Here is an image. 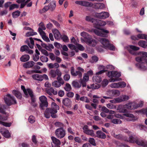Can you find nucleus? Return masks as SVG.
<instances>
[{
    "label": "nucleus",
    "instance_id": "1",
    "mask_svg": "<svg viewBox=\"0 0 147 147\" xmlns=\"http://www.w3.org/2000/svg\"><path fill=\"white\" fill-rule=\"evenodd\" d=\"M51 108H47L45 112V117L49 118L51 116L52 118H55L56 117L55 113L57 112V110L59 109V106L54 102H52Z\"/></svg>",
    "mask_w": 147,
    "mask_h": 147
},
{
    "label": "nucleus",
    "instance_id": "2",
    "mask_svg": "<svg viewBox=\"0 0 147 147\" xmlns=\"http://www.w3.org/2000/svg\"><path fill=\"white\" fill-rule=\"evenodd\" d=\"M138 55V56L135 58L136 61L139 63H146L147 62V59L146 58V57H147V52L144 51L140 52Z\"/></svg>",
    "mask_w": 147,
    "mask_h": 147
},
{
    "label": "nucleus",
    "instance_id": "3",
    "mask_svg": "<svg viewBox=\"0 0 147 147\" xmlns=\"http://www.w3.org/2000/svg\"><path fill=\"white\" fill-rule=\"evenodd\" d=\"M99 41L105 49H108L113 51L115 49L114 46L109 43V41L107 39L102 38L99 39Z\"/></svg>",
    "mask_w": 147,
    "mask_h": 147
},
{
    "label": "nucleus",
    "instance_id": "4",
    "mask_svg": "<svg viewBox=\"0 0 147 147\" xmlns=\"http://www.w3.org/2000/svg\"><path fill=\"white\" fill-rule=\"evenodd\" d=\"M4 99L5 103L8 106L12 104H16L17 103L14 97L9 94H7L4 96Z\"/></svg>",
    "mask_w": 147,
    "mask_h": 147
},
{
    "label": "nucleus",
    "instance_id": "5",
    "mask_svg": "<svg viewBox=\"0 0 147 147\" xmlns=\"http://www.w3.org/2000/svg\"><path fill=\"white\" fill-rule=\"evenodd\" d=\"M92 31L98 36L103 37H107V33H109V31L104 29H102L101 31L97 29H92Z\"/></svg>",
    "mask_w": 147,
    "mask_h": 147
},
{
    "label": "nucleus",
    "instance_id": "6",
    "mask_svg": "<svg viewBox=\"0 0 147 147\" xmlns=\"http://www.w3.org/2000/svg\"><path fill=\"white\" fill-rule=\"evenodd\" d=\"M56 136L58 138H63L65 135V131L62 128H59L57 129L55 132Z\"/></svg>",
    "mask_w": 147,
    "mask_h": 147
},
{
    "label": "nucleus",
    "instance_id": "7",
    "mask_svg": "<svg viewBox=\"0 0 147 147\" xmlns=\"http://www.w3.org/2000/svg\"><path fill=\"white\" fill-rule=\"evenodd\" d=\"M39 99L41 102L40 106L41 109H44V107H47L48 106V102L47 101V98L44 96H42L39 97Z\"/></svg>",
    "mask_w": 147,
    "mask_h": 147
},
{
    "label": "nucleus",
    "instance_id": "8",
    "mask_svg": "<svg viewBox=\"0 0 147 147\" xmlns=\"http://www.w3.org/2000/svg\"><path fill=\"white\" fill-rule=\"evenodd\" d=\"M49 75L51 77L54 78H55L57 75L58 76H61L62 73L58 69H57L56 70L51 69L50 71Z\"/></svg>",
    "mask_w": 147,
    "mask_h": 147
},
{
    "label": "nucleus",
    "instance_id": "9",
    "mask_svg": "<svg viewBox=\"0 0 147 147\" xmlns=\"http://www.w3.org/2000/svg\"><path fill=\"white\" fill-rule=\"evenodd\" d=\"M51 139L52 141L51 143L52 147H60L61 143L59 139L54 136L51 137Z\"/></svg>",
    "mask_w": 147,
    "mask_h": 147
},
{
    "label": "nucleus",
    "instance_id": "10",
    "mask_svg": "<svg viewBox=\"0 0 147 147\" xmlns=\"http://www.w3.org/2000/svg\"><path fill=\"white\" fill-rule=\"evenodd\" d=\"M83 132L85 134L90 136L92 137L94 136L95 134L94 131L92 130H90L88 129V126L86 125L83 127Z\"/></svg>",
    "mask_w": 147,
    "mask_h": 147
},
{
    "label": "nucleus",
    "instance_id": "11",
    "mask_svg": "<svg viewBox=\"0 0 147 147\" xmlns=\"http://www.w3.org/2000/svg\"><path fill=\"white\" fill-rule=\"evenodd\" d=\"M75 3L81 5L86 7H92L93 6L92 3L85 1H76Z\"/></svg>",
    "mask_w": 147,
    "mask_h": 147
},
{
    "label": "nucleus",
    "instance_id": "12",
    "mask_svg": "<svg viewBox=\"0 0 147 147\" xmlns=\"http://www.w3.org/2000/svg\"><path fill=\"white\" fill-rule=\"evenodd\" d=\"M109 13L107 12H102L97 14L96 16L101 19H105L109 17Z\"/></svg>",
    "mask_w": 147,
    "mask_h": 147
},
{
    "label": "nucleus",
    "instance_id": "13",
    "mask_svg": "<svg viewBox=\"0 0 147 147\" xmlns=\"http://www.w3.org/2000/svg\"><path fill=\"white\" fill-rule=\"evenodd\" d=\"M146 62L138 63L135 64L136 67L142 70H145L147 69V68L146 66Z\"/></svg>",
    "mask_w": 147,
    "mask_h": 147
},
{
    "label": "nucleus",
    "instance_id": "14",
    "mask_svg": "<svg viewBox=\"0 0 147 147\" xmlns=\"http://www.w3.org/2000/svg\"><path fill=\"white\" fill-rule=\"evenodd\" d=\"M89 78V77L88 75L85 73L84 74L83 79L81 78L80 79L81 81H82V87H84L86 86V82L88 80Z\"/></svg>",
    "mask_w": 147,
    "mask_h": 147
},
{
    "label": "nucleus",
    "instance_id": "15",
    "mask_svg": "<svg viewBox=\"0 0 147 147\" xmlns=\"http://www.w3.org/2000/svg\"><path fill=\"white\" fill-rule=\"evenodd\" d=\"M45 91L47 94L51 96L52 94L56 95L57 94V91L53 87L46 89Z\"/></svg>",
    "mask_w": 147,
    "mask_h": 147
},
{
    "label": "nucleus",
    "instance_id": "16",
    "mask_svg": "<svg viewBox=\"0 0 147 147\" xmlns=\"http://www.w3.org/2000/svg\"><path fill=\"white\" fill-rule=\"evenodd\" d=\"M1 133L5 138H9L10 136V134L9 131L4 128H1L0 129Z\"/></svg>",
    "mask_w": 147,
    "mask_h": 147
},
{
    "label": "nucleus",
    "instance_id": "17",
    "mask_svg": "<svg viewBox=\"0 0 147 147\" xmlns=\"http://www.w3.org/2000/svg\"><path fill=\"white\" fill-rule=\"evenodd\" d=\"M70 72L72 75L73 76H78L79 78H81L82 77V74L79 71H75L74 68L72 67H71Z\"/></svg>",
    "mask_w": 147,
    "mask_h": 147
},
{
    "label": "nucleus",
    "instance_id": "18",
    "mask_svg": "<svg viewBox=\"0 0 147 147\" xmlns=\"http://www.w3.org/2000/svg\"><path fill=\"white\" fill-rule=\"evenodd\" d=\"M136 143L138 145L147 147V141L143 140L138 138L136 141Z\"/></svg>",
    "mask_w": 147,
    "mask_h": 147
},
{
    "label": "nucleus",
    "instance_id": "19",
    "mask_svg": "<svg viewBox=\"0 0 147 147\" xmlns=\"http://www.w3.org/2000/svg\"><path fill=\"white\" fill-rule=\"evenodd\" d=\"M139 49V48L135 46L131 45L127 48V50L129 52L133 55L134 54V51H138Z\"/></svg>",
    "mask_w": 147,
    "mask_h": 147
},
{
    "label": "nucleus",
    "instance_id": "20",
    "mask_svg": "<svg viewBox=\"0 0 147 147\" xmlns=\"http://www.w3.org/2000/svg\"><path fill=\"white\" fill-rule=\"evenodd\" d=\"M72 86L75 88H80L82 85V81L80 80V81H78L77 80H75L73 81L72 83Z\"/></svg>",
    "mask_w": 147,
    "mask_h": 147
},
{
    "label": "nucleus",
    "instance_id": "21",
    "mask_svg": "<svg viewBox=\"0 0 147 147\" xmlns=\"http://www.w3.org/2000/svg\"><path fill=\"white\" fill-rule=\"evenodd\" d=\"M108 93L111 94L112 96H118L120 94V92L117 90L114 89L110 90L108 92Z\"/></svg>",
    "mask_w": 147,
    "mask_h": 147
},
{
    "label": "nucleus",
    "instance_id": "22",
    "mask_svg": "<svg viewBox=\"0 0 147 147\" xmlns=\"http://www.w3.org/2000/svg\"><path fill=\"white\" fill-rule=\"evenodd\" d=\"M35 63L32 61H29L24 63L23 67L26 68L32 67L34 65Z\"/></svg>",
    "mask_w": 147,
    "mask_h": 147
},
{
    "label": "nucleus",
    "instance_id": "23",
    "mask_svg": "<svg viewBox=\"0 0 147 147\" xmlns=\"http://www.w3.org/2000/svg\"><path fill=\"white\" fill-rule=\"evenodd\" d=\"M63 104L65 106L70 107H71V101L68 98H66L63 100Z\"/></svg>",
    "mask_w": 147,
    "mask_h": 147
},
{
    "label": "nucleus",
    "instance_id": "24",
    "mask_svg": "<svg viewBox=\"0 0 147 147\" xmlns=\"http://www.w3.org/2000/svg\"><path fill=\"white\" fill-rule=\"evenodd\" d=\"M49 10L52 11L55 9L56 5L55 2V1H52L48 5Z\"/></svg>",
    "mask_w": 147,
    "mask_h": 147
},
{
    "label": "nucleus",
    "instance_id": "25",
    "mask_svg": "<svg viewBox=\"0 0 147 147\" xmlns=\"http://www.w3.org/2000/svg\"><path fill=\"white\" fill-rule=\"evenodd\" d=\"M86 42L88 45L92 47L95 46L96 44V42L95 40L91 38L90 39L88 40Z\"/></svg>",
    "mask_w": 147,
    "mask_h": 147
},
{
    "label": "nucleus",
    "instance_id": "26",
    "mask_svg": "<svg viewBox=\"0 0 147 147\" xmlns=\"http://www.w3.org/2000/svg\"><path fill=\"white\" fill-rule=\"evenodd\" d=\"M97 137L100 138L104 139L106 138V135L101 131H98L96 132Z\"/></svg>",
    "mask_w": 147,
    "mask_h": 147
},
{
    "label": "nucleus",
    "instance_id": "27",
    "mask_svg": "<svg viewBox=\"0 0 147 147\" xmlns=\"http://www.w3.org/2000/svg\"><path fill=\"white\" fill-rule=\"evenodd\" d=\"M118 98L120 103L128 100L129 99V97L128 96L123 95L118 97Z\"/></svg>",
    "mask_w": 147,
    "mask_h": 147
},
{
    "label": "nucleus",
    "instance_id": "28",
    "mask_svg": "<svg viewBox=\"0 0 147 147\" xmlns=\"http://www.w3.org/2000/svg\"><path fill=\"white\" fill-rule=\"evenodd\" d=\"M53 33L54 37L56 39H59L61 37V34L57 30H53Z\"/></svg>",
    "mask_w": 147,
    "mask_h": 147
},
{
    "label": "nucleus",
    "instance_id": "29",
    "mask_svg": "<svg viewBox=\"0 0 147 147\" xmlns=\"http://www.w3.org/2000/svg\"><path fill=\"white\" fill-rule=\"evenodd\" d=\"M81 35L84 38V41L86 42L88 40L90 39L91 38L90 36L88 33L85 32H82Z\"/></svg>",
    "mask_w": 147,
    "mask_h": 147
},
{
    "label": "nucleus",
    "instance_id": "30",
    "mask_svg": "<svg viewBox=\"0 0 147 147\" xmlns=\"http://www.w3.org/2000/svg\"><path fill=\"white\" fill-rule=\"evenodd\" d=\"M125 105H119L117 107V110L120 113H125L127 111L125 108Z\"/></svg>",
    "mask_w": 147,
    "mask_h": 147
},
{
    "label": "nucleus",
    "instance_id": "31",
    "mask_svg": "<svg viewBox=\"0 0 147 147\" xmlns=\"http://www.w3.org/2000/svg\"><path fill=\"white\" fill-rule=\"evenodd\" d=\"M12 93L18 98L21 99L22 98V94L18 90H13L12 91Z\"/></svg>",
    "mask_w": 147,
    "mask_h": 147
},
{
    "label": "nucleus",
    "instance_id": "32",
    "mask_svg": "<svg viewBox=\"0 0 147 147\" xmlns=\"http://www.w3.org/2000/svg\"><path fill=\"white\" fill-rule=\"evenodd\" d=\"M32 78L35 80L39 81L42 80V75L38 74H35L32 75Z\"/></svg>",
    "mask_w": 147,
    "mask_h": 147
},
{
    "label": "nucleus",
    "instance_id": "33",
    "mask_svg": "<svg viewBox=\"0 0 147 147\" xmlns=\"http://www.w3.org/2000/svg\"><path fill=\"white\" fill-rule=\"evenodd\" d=\"M30 59V56L27 55H22L20 58V60L22 62H26L28 61Z\"/></svg>",
    "mask_w": 147,
    "mask_h": 147
},
{
    "label": "nucleus",
    "instance_id": "34",
    "mask_svg": "<svg viewBox=\"0 0 147 147\" xmlns=\"http://www.w3.org/2000/svg\"><path fill=\"white\" fill-rule=\"evenodd\" d=\"M94 6L97 9H103L105 7L104 4L102 3H95Z\"/></svg>",
    "mask_w": 147,
    "mask_h": 147
},
{
    "label": "nucleus",
    "instance_id": "35",
    "mask_svg": "<svg viewBox=\"0 0 147 147\" xmlns=\"http://www.w3.org/2000/svg\"><path fill=\"white\" fill-rule=\"evenodd\" d=\"M138 44L139 45L144 48H146L147 47V43L144 41L140 40Z\"/></svg>",
    "mask_w": 147,
    "mask_h": 147
},
{
    "label": "nucleus",
    "instance_id": "36",
    "mask_svg": "<svg viewBox=\"0 0 147 147\" xmlns=\"http://www.w3.org/2000/svg\"><path fill=\"white\" fill-rule=\"evenodd\" d=\"M100 87V86L97 84H92L90 86L88 85L87 88L89 89L92 88V89H97L99 88Z\"/></svg>",
    "mask_w": 147,
    "mask_h": 147
},
{
    "label": "nucleus",
    "instance_id": "37",
    "mask_svg": "<svg viewBox=\"0 0 147 147\" xmlns=\"http://www.w3.org/2000/svg\"><path fill=\"white\" fill-rule=\"evenodd\" d=\"M93 80L94 82L100 83L101 82L102 79L100 76L96 75L95 76L93 77Z\"/></svg>",
    "mask_w": 147,
    "mask_h": 147
},
{
    "label": "nucleus",
    "instance_id": "38",
    "mask_svg": "<svg viewBox=\"0 0 147 147\" xmlns=\"http://www.w3.org/2000/svg\"><path fill=\"white\" fill-rule=\"evenodd\" d=\"M138 137L136 136H131L129 137V141L131 143L135 142L137 140Z\"/></svg>",
    "mask_w": 147,
    "mask_h": 147
},
{
    "label": "nucleus",
    "instance_id": "39",
    "mask_svg": "<svg viewBox=\"0 0 147 147\" xmlns=\"http://www.w3.org/2000/svg\"><path fill=\"white\" fill-rule=\"evenodd\" d=\"M111 122L115 124H119L122 123L121 121L119 119H113L111 120Z\"/></svg>",
    "mask_w": 147,
    "mask_h": 147
},
{
    "label": "nucleus",
    "instance_id": "40",
    "mask_svg": "<svg viewBox=\"0 0 147 147\" xmlns=\"http://www.w3.org/2000/svg\"><path fill=\"white\" fill-rule=\"evenodd\" d=\"M6 106L5 105H1L0 104V112L4 114H6V113L4 109H6Z\"/></svg>",
    "mask_w": 147,
    "mask_h": 147
},
{
    "label": "nucleus",
    "instance_id": "41",
    "mask_svg": "<svg viewBox=\"0 0 147 147\" xmlns=\"http://www.w3.org/2000/svg\"><path fill=\"white\" fill-rule=\"evenodd\" d=\"M125 116L126 117H129L128 119V120L129 121H134V115L130 113H126L125 114Z\"/></svg>",
    "mask_w": 147,
    "mask_h": 147
},
{
    "label": "nucleus",
    "instance_id": "42",
    "mask_svg": "<svg viewBox=\"0 0 147 147\" xmlns=\"http://www.w3.org/2000/svg\"><path fill=\"white\" fill-rule=\"evenodd\" d=\"M99 20L94 19L92 20V23L94 26L96 28H98L99 27Z\"/></svg>",
    "mask_w": 147,
    "mask_h": 147
},
{
    "label": "nucleus",
    "instance_id": "43",
    "mask_svg": "<svg viewBox=\"0 0 147 147\" xmlns=\"http://www.w3.org/2000/svg\"><path fill=\"white\" fill-rule=\"evenodd\" d=\"M113 78H118L121 76V73L119 72L115 71H113Z\"/></svg>",
    "mask_w": 147,
    "mask_h": 147
},
{
    "label": "nucleus",
    "instance_id": "44",
    "mask_svg": "<svg viewBox=\"0 0 147 147\" xmlns=\"http://www.w3.org/2000/svg\"><path fill=\"white\" fill-rule=\"evenodd\" d=\"M20 12L19 11L14 12L12 13V17L13 18H16L18 17L20 14Z\"/></svg>",
    "mask_w": 147,
    "mask_h": 147
},
{
    "label": "nucleus",
    "instance_id": "45",
    "mask_svg": "<svg viewBox=\"0 0 147 147\" xmlns=\"http://www.w3.org/2000/svg\"><path fill=\"white\" fill-rule=\"evenodd\" d=\"M55 125L56 127H57L63 128L64 125L61 122L58 121L56 122L55 123Z\"/></svg>",
    "mask_w": 147,
    "mask_h": 147
},
{
    "label": "nucleus",
    "instance_id": "46",
    "mask_svg": "<svg viewBox=\"0 0 147 147\" xmlns=\"http://www.w3.org/2000/svg\"><path fill=\"white\" fill-rule=\"evenodd\" d=\"M61 76H57V81L61 85H63L64 84V82L63 79L61 77Z\"/></svg>",
    "mask_w": 147,
    "mask_h": 147
},
{
    "label": "nucleus",
    "instance_id": "47",
    "mask_svg": "<svg viewBox=\"0 0 147 147\" xmlns=\"http://www.w3.org/2000/svg\"><path fill=\"white\" fill-rule=\"evenodd\" d=\"M52 84L53 86L56 88H59L61 86L60 84H59L57 80L54 81L52 82Z\"/></svg>",
    "mask_w": 147,
    "mask_h": 147
},
{
    "label": "nucleus",
    "instance_id": "48",
    "mask_svg": "<svg viewBox=\"0 0 147 147\" xmlns=\"http://www.w3.org/2000/svg\"><path fill=\"white\" fill-rule=\"evenodd\" d=\"M28 121L30 123H34L35 121L34 117L32 115L30 116L28 118Z\"/></svg>",
    "mask_w": 147,
    "mask_h": 147
},
{
    "label": "nucleus",
    "instance_id": "49",
    "mask_svg": "<svg viewBox=\"0 0 147 147\" xmlns=\"http://www.w3.org/2000/svg\"><path fill=\"white\" fill-rule=\"evenodd\" d=\"M28 49H29V48L28 46L26 45H23L21 47L20 51L21 52H27L28 51Z\"/></svg>",
    "mask_w": 147,
    "mask_h": 147
},
{
    "label": "nucleus",
    "instance_id": "50",
    "mask_svg": "<svg viewBox=\"0 0 147 147\" xmlns=\"http://www.w3.org/2000/svg\"><path fill=\"white\" fill-rule=\"evenodd\" d=\"M40 60L43 62H47L48 61V58L46 56H42L40 57Z\"/></svg>",
    "mask_w": 147,
    "mask_h": 147
},
{
    "label": "nucleus",
    "instance_id": "51",
    "mask_svg": "<svg viewBox=\"0 0 147 147\" xmlns=\"http://www.w3.org/2000/svg\"><path fill=\"white\" fill-rule=\"evenodd\" d=\"M19 5H18L13 4L11 5L10 6L9 9L10 10H13L15 8H18L19 7Z\"/></svg>",
    "mask_w": 147,
    "mask_h": 147
},
{
    "label": "nucleus",
    "instance_id": "52",
    "mask_svg": "<svg viewBox=\"0 0 147 147\" xmlns=\"http://www.w3.org/2000/svg\"><path fill=\"white\" fill-rule=\"evenodd\" d=\"M37 33L36 32H29L26 33V36L28 37L32 36L37 34Z\"/></svg>",
    "mask_w": 147,
    "mask_h": 147
},
{
    "label": "nucleus",
    "instance_id": "53",
    "mask_svg": "<svg viewBox=\"0 0 147 147\" xmlns=\"http://www.w3.org/2000/svg\"><path fill=\"white\" fill-rule=\"evenodd\" d=\"M137 37L140 39H144L147 40V36L144 34H139L138 35Z\"/></svg>",
    "mask_w": 147,
    "mask_h": 147
},
{
    "label": "nucleus",
    "instance_id": "54",
    "mask_svg": "<svg viewBox=\"0 0 147 147\" xmlns=\"http://www.w3.org/2000/svg\"><path fill=\"white\" fill-rule=\"evenodd\" d=\"M64 89L66 91H70L71 89V87L70 85L68 83L66 84L65 86L64 87Z\"/></svg>",
    "mask_w": 147,
    "mask_h": 147
},
{
    "label": "nucleus",
    "instance_id": "55",
    "mask_svg": "<svg viewBox=\"0 0 147 147\" xmlns=\"http://www.w3.org/2000/svg\"><path fill=\"white\" fill-rule=\"evenodd\" d=\"M110 87L113 88H118L119 87V83H114L110 85Z\"/></svg>",
    "mask_w": 147,
    "mask_h": 147
},
{
    "label": "nucleus",
    "instance_id": "56",
    "mask_svg": "<svg viewBox=\"0 0 147 147\" xmlns=\"http://www.w3.org/2000/svg\"><path fill=\"white\" fill-rule=\"evenodd\" d=\"M118 83L119 88H123L126 86V83L124 82H120Z\"/></svg>",
    "mask_w": 147,
    "mask_h": 147
},
{
    "label": "nucleus",
    "instance_id": "57",
    "mask_svg": "<svg viewBox=\"0 0 147 147\" xmlns=\"http://www.w3.org/2000/svg\"><path fill=\"white\" fill-rule=\"evenodd\" d=\"M48 10H49L48 6H45L42 9V10H39V12L40 13H42L47 11Z\"/></svg>",
    "mask_w": 147,
    "mask_h": 147
},
{
    "label": "nucleus",
    "instance_id": "58",
    "mask_svg": "<svg viewBox=\"0 0 147 147\" xmlns=\"http://www.w3.org/2000/svg\"><path fill=\"white\" fill-rule=\"evenodd\" d=\"M89 142L90 144L94 146H95L96 145V143L94 138H90L89 139Z\"/></svg>",
    "mask_w": 147,
    "mask_h": 147
},
{
    "label": "nucleus",
    "instance_id": "59",
    "mask_svg": "<svg viewBox=\"0 0 147 147\" xmlns=\"http://www.w3.org/2000/svg\"><path fill=\"white\" fill-rule=\"evenodd\" d=\"M0 124L3 125L6 127H10L11 125V123H7L3 122L0 120Z\"/></svg>",
    "mask_w": 147,
    "mask_h": 147
},
{
    "label": "nucleus",
    "instance_id": "60",
    "mask_svg": "<svg viewBox=\"0 0 147 147\" xmlns=\"http://www.w3.org/2000/svg\"><path fill=\"white\" fill-rule=\"evenodd\" d=\"M107 107L108 108L111 109H115L116 108L115 106L114 105L111 103H109L107 104Z\"/></svg>",
    "mask_w": 147,
    "mask_h": 147
},
{
    "label": "nucleus",
    "instance_id": "61",
    "mask_svg": "<svg viewBox=\"0 0 147 147\" xmlns=\"http://www.w3.org/2000/svg\"><path fill=\"white\" fill-rule=\"evenodd\" d=\"M108 81L107 79H104L102 83V86L103 87L106 86L108 84Z\"/></svg>",
    "mask_w": 147,
    "mask_h": 147
},
{
    "label": "nucleus",
    "instance_id": "62",
    "mask_svg": "<svg viewBox=\"0 0 147 147\" xmlns=\"http://www.w3.org/2000/svg\"><path fill=\"white\" fill-rule=\"evenodd\" d=\"M107 24V23L106 22L99 20V26H105Z\"/></svg>",
    "mask_w": 147,
    "mask_h": 147
},
{
    "label": "nucleus",
    "instance_id": "63",
    "mask_svg": "<svg viewBox=\"0 0 147 147\" xmlns=\"http://www.w3.org/2000/svg\"><path fill=\"white\" fill-rule=\"evenodd\" d=\"M113 136L114 138L118 139H122L123 138V136L122 135L120 134L116 135L114 134Z\"/></svg>",
    "mask_w": 147,
    "mask_h": 147
},
{
    "label": "nucleus",
    "instance_id": "64",
    "mask_svg": "<svg viewBox=\"0 0 147 147\" xmlns=\"http://www.w3.org/2000/svg\"><path fill=\"white\" fill-rule=\"evenodd\" d=\"M39 27L38 29L40 28L41 30H45L46 28L45 26L43 23L41 22L39 24Z\"/></svg>",
    "mask_w": 147,
    "mask_h": 147
}]
</instances>
